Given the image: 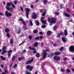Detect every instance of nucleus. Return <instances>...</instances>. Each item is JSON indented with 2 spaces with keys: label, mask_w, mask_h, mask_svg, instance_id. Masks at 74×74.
<instances>
[{
  "label": "nucleus",
  "mask_w": 74,
  "mask_h": 74,
  "mask_svg": "<svg viewBox=\"0 0 74 74\" xmlns=\"http://www.w3.org/2000/svg\"><path fill=\"white\" fill-rule=\"evenodd\" d=\"M36 57L38 58V57H40V55L39 53H37L36 54Z\"/></svg>",
  "instance_id": "nucleus-25"
},
{
  "label": "nucleus",
  "mask_w": 74,
  "mask_h": 74,
  "mask_svg": "<svg viewBox=\"0 0 74 74\" xmlns=\"http://www.w3.org/2000/svg\"><path fill=\"white\" fill-rule=\"evenodd\" d=\"M43 2L44 4H46L47 2V0H43Z\"/></svg>",
  "instance_id": "nucleus-32"
},
{
  "label": "nucleus",
  "mask_w": 74,
  "mask_h": 74,
  "mask_svg": "<svg viewBox=\"0 0 74 74\" xmlns=\"http://www.w3.org/2000/svg\"><path fill=\"white\" fill-rule=\"evenodd\" d=\"M62 41L64 42H66V40L65 39V38H64V37L62 38Z\"/></svg>",
  "instance_id": "nucleus-31"
},
{
  "label": "nucleus",
  "mask_w": 74,
  "mask_h": 74,
  "mask_svg": "<svg viewBox=\"0 0 74 74\" xmlns=\"http://www.w3.org/2000/svg\"><path fill=\"white\" fill-rule=\"evenodd\" d=\"M0 15H4V14L0 12Z\"/></svg>",
  "instance_id": "nucleus-55"
},
{
  "label": "nucleus",
  "mask_w": 74,
  "mask_h": 74,
  "mask_svg": "<svg viewBox=\"0 0 74 74\" xmlns=\"http://www.w3.org/2000/svg\"><path fill=\"white\" fill-rule=\"evenodd\" d=\"M7 36L8 38H9L10 36L9 34L8 33L7 34Z\"/></svg>",
  "instance_id": "nucleus-41"
},
{
  "label": "nucleus",
  "mask_w": 74,
  "mask_h": 74,
  "mask_svg": "<svg viewBox=\"0 0 74 74\" xmlns=\"http://www.w3.org/2000/svg\"><path fill=\"white\" fill-rule=\"evenodd\" d=\"M37 15L35 12H33L32 14V17L33 19H36L37 18Z\"/></svg>",
  "instance_id": "nucleus-8"
},
{
  "label": "nucleus",
  "mask_w": 74,
  "mask_h": 74,
  "mask_svg": "<svg viewBox=\"0 0 74 74\" xmlns=\"http://www.w3.org/2000/svg\"><path fill=\"white\" fill-rule=\"evenodd\" d=\"M64 69H61V71H64Z\"/></svg>",
  "instance_id": "nucleus-63"
},
{
  "label": "nucleus",
  "mask_w": 74,
  "mask_h": 74,
  "mask_svg": "<svg viewBox=\"0 0 74 74\" xmlns=\"http://www.w3.org/2000/svg\"><path fill=\"white\" fill-rule=\"evenodd\" d=\"M5 14L6 16L8 17H9V16H11L12 15V14L10 12L8 13V11H6L5 12Z\"/></svg>",
  "instance_id": "nucleus-6"
},
{
  "label": "nucleus",
  "mask_w": 74,
  "mask_h": 74,
  "mask_svg": "<svg viewBox=\"0 0 74 74\" xmlns=\"http://www.w3.org/2000/svg\"><path fill=\"white\" fill-rule=\"evenodd\" d=\"M21 28L19 27L18 28V29L16 30L17 33L18 34H19L21 32Z\"/></svg>",
  "instance_id": "nucleus-15"
},
{
  "label": "nucleus",
  "mask_w": 74,
  "mask_h": 74,
  "mask_svg": "<svg viewBox=\"0 0 74 74\" xmlns=\"http://www.w3.org/2000/svg\"><path fill=\"white\" fill-rule=\"evenodd\" d=\"M11 4L12 5V6L13 7V8H14V9L15 8V5H14V4H13L12 3H11Z\"/></svg>",
  "instance_id": "nucleus-29"
},
{
  "label": "nucleus",
  "mask_w": 74,
  "mask_h": 74,
  "mask_svg": "<svg viewBox=\"0 0 74 74\" xmlns=\"http://www.w3.org/2000/svg\"><path fill=\"white\" fill-rule=\"evenodd\" d=\"M63 49V47H61V48L60 49L59 51H62V50Z\"/></svg>",
  "instance_id": "nucleus-40"
},
{
  "label": "nucleus",
  "mask_w": 74,
  "mask_h": 74,
  "mask_svg": "<svg viewBox=\"0 0 74 74\" xmlns=\"http://www.w3.org/2000/svg\"><path fill=\"white\" fill-rule=\"evenodd\" d=\"M40 38L39 36H38L37 37H36L35 38V40H37V39H39Z\"/></svg>",
  "instance_id": "nucleus-37"
},
{
  "label": "nucleus",
  "mask_w": 74,
  "mask_h": 74,
  "mask_svg": "<svg viewBox=\"0 0 74 74\" xmlns=\"http://www.w3.org/2000/svg\"><path fill=\"white\" fill-rule=\"evenodd\" d=\"M45 18V17H42L41 19V21L45 25L46 24V22L44 21Z\"/></svg>",
  "instance_id": "nucleus-10"
},
{
  "label": "nucleus",
  "mask_w": 74,
  "mask_h": 74,
  "mask_svg": "<svg viewBox=\"0 0 74 74\" xmlns=\"http://www.w3.org/2000/svg\"><path fill=\"white\" fill-rule=\"evenodd\" d=\"M4 65H1V67L2 68H4Z\"/></svg>",
  "instance_id": "nucleus-56"
},
{
  "label": "nucleus",
  "mask_w": 74,
  "mask_h": 74,
  "mask_svg": "<svg viewBox=\"0 0 74 74\" xmlns=\"http://www.w3.org/2000/svg\"><path fill=\"white\" fill-rule=\"evenodd\" d=\"M13 40L12 39L10 40V43L12 44L13 43Z\"/></svg>",
  "instance_id": "nucleus-38"
},
{
  "label": "nucleus",
  "mask_w": 74,
  "mask_h": 74,
  "mask_svg": "<svg viewBox=\"0 0 74 74\" xmlns=\"http://www.w3.org/2000/svg\"><path fill=\"white\" fill-rule=\"evenodd\" d=\"M67 71L68 73H70V69H67Z\"/></svg>",
  "instance_id": "nucleus-51"
},
{
  "label": "nucleus",
  "mask_w": 74,
  "mask_h": 74,
  "mask_svg": "<svg viewBox=\"0 0 74 74\" xmlns=\"http://www.w3.org/2000/svg\"><path fill=\"white\" fill-rule=\"evenodd\" d=\"M54 60L56 61H59L60 60V58L59 57L57 56H54L53 58Z\"/></svg>",
  "instance_id": "nucleus-12"
},
{
  "label": "nucleus",
  "mask_w": 74,
  "mask_h": 74,
  "mask_svg": "<svg viewBox=\"0 0 74 74\" xmlns=\"http://www.w3.org/2000/svg\"><path fill=\"white\" fill-rule=\"evenodd\" d=\"M5 31L6 32H7V33H8V32H9L10 30L8 28H5Z\"/></svg>",
  "instance_id": "nucleus-18"
},
{
  "label": "nucleus",
  "mask_w": 74,
  "mask_h": 74,
  "mask_svg": "<svg viewBox=\"0 0 74 74\" xmlns=\"http://www.w3.org/2000/svg\"><path fill=\"white\" fill-rule=\"evenodd\" d=\"M66 11L68 12H70V11H71L70 10H69V8H67V9H66Z\"/></svg>",
  "instance_id": "nucleus-43"
},
{
  "label": "nucleus",
  "mask_w": 74,
  "mask_h": 74,
  "mask_svg": "<svg viewBox=\"0 0 74 74\" xmlns=\"http://www.w3.org/2000/svg\"><path fill=\"white\" fill-rule=\"evenodd\" d=\"M73 71V72H74V68H72V69H71Z\"/></svg>",
  "instance_id": "nucleus-62"
},
{
  "label": "nucleus",
  "mask_w": 74,
  "mask_h": 74,
  "mask_svg": "<svg viewBox=\"0 0 74 74\" xmlns=\"http://www.w3.org/2000/svg\"><path fill=\"white\" fill-rule=\"evenodd\" d=\"M17 1L16 0H15L14 1V3L15 4H17Z\"/></svg>",
  "instance_id": "nucleus-42"
},
{
  "label": "nucleus",
  "mask_w": 74,
  "mask_h": 74,
  "mask_svg": "<svg viewBox=\"0 0 74 74\" xmlns=\"http://www.w3.org/2000/svg\"><path fill=\"white\" fill-rule=\"evenodd\" d=\"M64 34L65 35V36H67V29H65L64 31Z\"/></svg>",
  "instance_id": "nucleus-19"
},
{
  "label": "nucleus",
  "mask_w": 74,
  "mask_h": 74,
  "mask_svg": "<svg viewBox=\"0 0 74 74\" xmlns=\"http://www.w3.org/2000/svg\"><path fill=\"white\" fill-rule=\"evenodd\" d=\"M61 54L60 52H55L54 53V55L55 56H57L58 55H59Z\"/></svg>",
  "instance_id": "nucleus-17"
},
{
  "label": "nucleus",
  "mask_w": 74,
  "mask_h": 74,
  "mask_svg": "<svg viewBox=\"0 0 74 74\" xmlns=\"http://www.w3.org/2000/svg\"><path fill=\"white\" fill-rule=\"evenodd\" d=\"M36 24L37 26L39 25V22L38 21H36Z\"/></svg>",
  "instance_id": "nucleus-33"
},
{
  "label": "nucleus",
  "mask_w": 74,
  "mask_h": 74,
  "mask_svg": "<svg viewBox=\"0 0 74 74\" xmlns=\"http://www.w3.org/2000/svg\"><path fill=\"white\" fill-rule=\"evenodd\" d=\"M51 31H47V34L48 35H51Z\"/></svg>",
  "instance_id": "nucleus-27"
},
{
  "label": "nucleus",
  "mask_w": 74,
  "mask_h": 74,
  "mask_svg": "<svg viewBox=\"0 0 74 74\" xmlns=\"http://www.w3.org/2000/svg\"><path fill=\"white\" fill-rule=\"evenodd\" d=\"M46 13V12H45H45H44L42 14V16H45V14Z\"/></svg>",
  "instance_id": "nucleus-35"
},
{
  "label": "nucleus",
  "mask_w": 74,
  "mask_h": 74,
  "mask_svg": "<svg viewBox=\"0 0 74 74\" xmlns=\"http://www.w3.org/2000/svg\"><path fill=\"white\" fill-rule=\"evenodd\" d=\"M49 51V50L47 49L46 50H44L43 51V52L42 54V56L43 58H45L46 57L47 54V53L46 51Z\"/></svg>",
  "instance_id": "nucleus-2"
},
{
  "label": "nucleus",
  "mask_w": 74,
  "mask_h": 74,
  "mask_svg": "<svg viewBox=\"0 0 74 74\" xmlns=\"http://www.w3.org/2000/svg\"><path fill=\"white\" fill-rule=\"evenodd\" d=\"M24 58V57H20V58H19L18 59V60L19 61H21L22 59H23Z\"/></svg>",
  "instance_id": "nucleus-26"
},
{
  "label": "nucleus",
  "mask_w": 74,
  "mask_h": 74,
  "mask_svg": "<svg viewBox=\"0 0 74 74\" xmlns=\"http://www.w3.org/2000/svg\"><path fill=\"white\" fill-rule=\"evenodd\" d=\"M40 39H43V37L42 36H40Z\"/></svg>",
  "instance_id": "nucleus-53"
},
{
  "label": "nucleus",
  "mask_w": 74,
  "mask_h": 74,
  "mask_svg": "<svg viewBox=\"0 0 74 74\" xmlns=\"http://www.w3.org/2000/svg\"><path fill=\"white\" fill-rule=\"evenodd\" d=\"M55 14L56 15H58L59 14V12H55Z\"/></svg>",
  "instance_id": "nucleus-45"
},
{
  "label": "nucleus",
  "mask_w": 74,
  "mask_h": 74,
  "mask_svg": "<svg viewBox=\"0 0 74 74\" xmlns=\"http://www.w3.org/2000/svg\"><path fill=\"white\" fill-rule=\"evenodd\" d=\"M0 58L2 60H3V61H4L5 60L6 58H5V57H3V56H1Z\"/></svg>",
  "instance_id": "nucleus-23"
},
{
  "label": "nucleus",
  "mask_w": 74,
  "mask_h": 74,
  "mask_svg": "<svg viewBox=\"0 0 74 74\" xmlns=\"http://www.w3.org/2000/svg\"><path fill=\"white\" fill-rule=\"evenodd\" d=\"M17 65L16 64H15V65H14V66H13V68H16V66H17Z\"/></svg>",
  "instance_id": "nucleus-54"
},
{
  "label": "nucleus",
  "mask_w": 74,
  "mask_h": 74,
  "mask_svg": "<svg viewBox=\"0 0 74 74\" xmlns=\"http://www.w3.org/2000/svg\"><path fill=\"white\" fill-rule=\"evenodd\" d=\"M34 60V59H33V58H32V59H31V60L27 61V62H25V64H30V63L32 62V61H33Z\"/></svg>",
  "instance_id": "nucleus-11"
},
{
  "label": "nucleus",
  "mask_w": 74,
  "mask_h": 74,
  "mask_svg": "<svg viewBox=\"0 0 74 74\" xmlns=\"http://www.w3.org/2000/svg\"><path fill=\"white\" fill-rule=\"evenodd\" d=\"M42 28H45V27H46V26L44 25H42Z\"/></svg>",
  "instance_id": "nucleus-47"
},
{
  "label": "nucleus",
  "mask_w": 74,
  "mask_h": 74,
  "mask_svg": "<svg viewBox=\"0 0 74 74\" xmlns=\"http://www.w3.org/2000/svg\"><path fill=\"white\" fill-rule=\"evenodd\" d=\"M25 10H26V13L27 18H28V15H29V12L30 11V10L29 8H25Z\"/></svg>",
  "instance_id": "nucleus-5"
},
{
  "label": "nucleus",
  "mask_w": 74,
  "mask_h": 74,
  "mask_svg": "<svg viewBox=\"0 0 74 74\" xmlns=\"http://www.w3.org/2000/svg\"><path fill=\"white\" fill-rule=\"evenodd\" d=\"M26 52V50H24L23 51V53H25Z\"/></svg>",
  "instance_id": "nucleus-46"
},
{
  "label": "nucleus",
  "mask_w": 74,
  "mask_h": 74,
  "mask_svg": "<svg viewBox=\"0 0 74 74\" xmlns=\"http://www.w3.org/2000/svg\"><path fill=\"white\" fill-rule=\"evenodd\" d=\"M40 35H43V34L42 32H40Z\"/></svg>",
  "instance_id": "nucleus-60"
},
{
  "label": "nucleus",
  "mask_w": 74,
  "mask_h": 74,
  "mask_svg": "<svg viewBox=\"0 0 74 74\" xmlns=\"http://www.w3.org/2000/svg\"><path fill=\"white\" fill-rule=\"evenodd\" d=\"M26 68L27 69H28L30 71H32V69H33V66H30L28 65L27 66Z\"/></svg>",
  "instance_id": "nucleus-13"
},
{
  "label": "nucleus",
  "mask_w": 74,
  "mask_h": 74,
  "mask_svg": "<svg viewBox=\"0 0 74 74\" xmlns=\"http://www.w3.org/2000/svg\"><path fill=\"white\" fill-rule=\"evenodd\" d=\"M54 55V54L53 53H52L51 54V56H53Z\"/></svg>",
  "instance_id": "nucleus-61"
},
{
  "label": "nucleus",
  "mask_w": 74,
  "mask_h": 74,
  "mask_svg": "<svg viewBox=\"0 0 74 74\" xmlns=\"http://www.w3.org/2000/svg\"><path fill=\"white\" fill-rule=\"evenodd\" d=\"M63 32H60V33H59V34H58V35H57V37H59V36H60V35H63Z\"/></svg>",
  "instance_id": "nucleus-20"
},
{
  "label": "nucleus",
  "mask_w": 74,
  "mask_h": 74,
  "mask_svg": "<svg viewBox=\"0 0 74 74\" xmlns=\"http://www.w3.org/2000/svg\"><path fill=\"white\" fill-rule=\"evenodd\" d=\"M48 22H50V26H51L53 25V23H55L56 22V18H52L51 19L50 18H48Z\"/></svg>",
  "instance_id": "nucleus-1"
},
{
  "label": "nucleus",
  "mask_w": 74,
  "mask_h": 74,
  "mask_svg": "<svg viewBox=\"0 0 74 74\" xmlns=\"http://www.w3.org/2000/svg\"><path fill=\"white\" fill-rule=\"evenodd\" d=\"M9 11L10 12L13 11V8L12 7H10Z\"/></svg>",
  "instance_id": "nucleus-30"
},
{
  "label": "nucleus",
  "mask_w": 74,
  "mask_h": 74,
  "mask_svg": "<svg viewBox=\"0 0 74 74\" xmlns=\"http://www.w3.org/2000/svg\"><path fill=\"white\" fill-rule=\"evenodd\" d=\"M21 10L22 11V12H23V7H21Z\"/></svg>",
  "instance_id": "nucleus-48"
},
{
  "label": "nucleus",
  "mask_w": 74,
  "mask_h": 74,
  "mask_svg": "<svg viewBox=\"0 0 74 74\" xmlns=\"http://www.w3.org/2000/svg\"><path fill=\"white\" fill-rule=\"evenodd\" d=\"M6 49V47H5V46H4L3 47V51L1 53V54H5V53H7V51L6 50H5V49Z\"/></svg>",
  "instance_id": "nucleus-4"
},
{
  "label": "nucleus",
  "mask_w": 74,
  "mask_h": 74,
  "mask_svg": "<svg viewBox=\"0 0 74 74\" xmlns=\"http://www.w3.org/2000/svg\"><path fill=\"white\" fill-rule=\"evenodd\" d=\"M15 57H16V56H14L12 57V61H15Z\"/></svg>",
  "instance_id": "nucleus-28"
},
{
  "label": "nucleus",
  "mask_w": 74,
  "mask_h": 74,
  "mask_svg": "<svg viewBox=\"0 0 74 74\" xmlns=\"http://www.w3.org/2000/svg\"><path fill=\"white\" fill-rule=\"evenodd\" d=\"M38 32V31L37 30H34V33H35V34H36Z\"/></svg>",
  "instance_id": "nucleus-36"
},
{
  "label": "nucleus",
  "mask_w": 74,
  "mask_h": 74,
  "mask_svg": "<svg viewBox=\"0 0 74 74\" xmlns=\"http://www.w3.org/2000/svg\"><path fill=\"white\" fill-rule=\"evenodd\" d=\"M26 73L27 74H32L30 72H27V71H26Z\"/></svg>",
  "instance_id": "nucleus-44"
},
{
  "label": "nucleus",
  "mask_w": 74,
  "mask_h": 74,
  "mask_svg": "<svg viewBox=\"0 0 74 74\" xmlns=\"http://www.w3.org/2000/svg\"><path fill=\"white\" fill-rule=\"evenodd\" d=\"M72 34L73 35V36H74V31L73 32Z\"/></svg>",
  "instance_id": "nucleus-64"
},
{
  "label": "nucleus",
  "mask_w": 74,
  "mask_h": 74,
  "mask_svg": "<svg viewBox=\"0 0 74 74\" xmlns=\"http://www.w3.org/2000/svg\"><path fill=\"white\" fill-rule=\"evenodd\" d=\"M38 44V42H35V43L34 45V47H37Z\"/></svg>",
  "instance_id": "nucleus-22"
},
{
  "label": "nucleus",
  "mask_w": 74,
  "mask_h": 74,
  "mask_svg": "<svg viewBox=\"0 0 74 74\" xmlns=\"http://www.w3.org/2000/svg\"><path fill=\"white\" fill-rule=\"evenodd\" d=\"M12 50H10L8 52V58H10V56H11V54L12 53Z\"/></svg>",
  "instance_id": "nucleus-14"
},
{
  "label": "nucleus",
  "mask_w": 74,
  "mask_h": 74,
  "mask_svg": "<svg viewBox=\"0 0 74 74\" xmlns=\"http://www.w3.org/2000/svg\"><path fill=\"white\" fill-rule=\"evenodd\" d=\"M5 73H8V71L7 69H6V70H5Z\"/></svg>",
  "instance_id": "nucleus-57"
},
{
  "label": "nucleus",
  "mask_w": 74,
  "mask_h": 74,
  "mask_svg": "<svg viewBox=\"0 0 74 74\" xmlns=\"http://www.w3.org/2000/svg\"><path fill=\"white\" fill-rule=\"evenodd\" d=\"M53 29L54 30H56L57 29V27L56 26H54V27H53Z\"/></svg>",
  "instance_id": "nucleus-34"
},
{
  "label": "nucleus",
  "mask_w": 74,
  "mask_h": 74,
  "mask_svg": "<svg viewBox=\"0 0 74 74\" xmlns=\"http://www.w3.org/2000/svg\"><path fill=\"white\" fill-rule=\"evenodd\" d=\"M69 49L71 50V51H74V46H72L70 47L69 48Z\"/></svg>",
  "instance_id": "nucleus-16"
},
{
  "label": "nucleus",
  "mask_w": 74,
  "mask_h": 74,
  "mask_svg": "<svg viewBox=\"0 0 74 74\" xmlns=\"http://www.w3.org/2000/svg\"><path fill=\"white\" fill-rule=\"evenodd\" d=\"M30 7L32 9H33L34 8V6L33 5H31L30 6Z\"/></svg>",
  "instance_id": "nucleus-49"
},
{
  "label": "nucleus",
  "mask_w": 74,
  "mask_h": 74,
  "mask_svg": "<svg viewBox=\"0 0 74 74\" xmlns=\"http://www.w3.org/2000/svg\"><path fill=\"white\" fill-rule=\"evenodd\" d=\"M18 21H21L22 22V23H23V24L25 25V26L26 25V22H25L22 18L19 19V20Z\"/></svg>",
  "instance_id": "nucleus-9"
},
{
  "label": "nucleus",
  "mask_w": 74,
  "mask_h": 74,
  "mask_svg": "<svg viewBox=\"0 0 74 74\" xmlns=\"http://www.w3.org/2000/svg\"><path fill=\"white\" fill-rule=\"evenodd\" d=\"M29 23L30 26H33V24L32 23V21H31V20H29Z\"/></svg>",
  "instance_id": "nucleus-21"
},
{
  "label": "nucleus",
  "mask_w": 74,
  "mask_h": 74,
  "mask_svg": "<svg viewBox=\"0 0 74 74\" xmlns=\"http://www.w3.org/2000/svg\"><path fill=\"white\" fill-rule=\"evenodd\" d=\"M25 43V42H22V43H21L20 44H19V46H21V45H22V44H23V43Z\"/></svg>",
  "instance_id": "nucleus-50"
},
{
  "label": "nucleus",
  "mask_w": 74,
  "mask_h": 74,
  "mask_svg": "<svg viewBox=\"0 0 74 74\" xmlns=\"http://www.w3.org/2000/svg\"><path fill=\"white\" fill-rule=\"evenodd\" d=\"M7 66H5V70H7Z\"/></svg>",
  "instance_id": "nucleus-59"
},
{
  "label": "nucleus",
  "mask_w": 74,
  "mask_h": 74,
  "mask_svg": "<svg viewBox=\"0 0 74 74\" xmlns=\"http://www.w3.org/2000/svg\"><path fill=\"white\" fill-rule=\"evenodd\" d=\"M64 14L65 15V16H67V17H70V16L69 14H66V13H65Z\"/></svg>",
  "instance_id": "nucleus-24"
},
{
  "label": "nucleus",
  "mask_w": 74,
  "mask_h": 74,
  "mask_svg": "<svg viewBox=\"0 0 74 74\" xmlns=\"http://www.w3.org/2000/svg\"><path fill=\"white\" fill-rule=\"evenodd\" d=\"M66 59H67L66 57H65V58H64V61H66Z\"/></svg>",
  "instance_id": "nucleus-58"
},
{
  "label": "nucleus",
  "mask_w": 74,
  "mask_h": 74,
  "mask_svg": "<svg viewBox=\"0 0 74 74\" xmlns=\"http://www.w3.org/2000/svg\"><path fill=\"white\" fill-rule=\"evenodd\" d=\"M29 39H32V36H31V35H30L29 36Z\"/></svg>",
  "instance_id": "nucleus-39"
},
{
  "label": "nucleus",
  "mask_w": 74,
  "mask_h": 74,
  "mask_svg": "<svg viewBox=\"0 0 74 74\" xmlns=\"http://www.w3.org/2000/svg\"><path fill=\"white\" fill-rule=\"evenodd\" d=\"M63 4H60V7H61V8H62V7H63Z\"/></svg>",
  "instance_id": "nucleus-52"
},
{
  "label": "nucleus",
  "mask_w": 74,
  "mask_h": 74,
  "mask_svg": "<svg viewBox=\"0 0 74 74\" xmlns=\"http://www.w3.org/2000/svg\"><path fill=\"white\" fill-rule=\"evenodd\" d=\"M29 49H30V50H34V51L33 52V53H37V51H35L36 49H35V48H34V47H31V46H29Z\"/></svg>",
  "instance_id": "nucleus-7"
},
{
  "label": "nucleus",
  "mask_w": 74,
  "mask_h": 74,
  "mask_svg": "<svg viewBox=\"0 0 74 74\" xmlns=\"http://www.w3.org/2000/svg\"><path fill=\"white\" fill-rule=\"evenodd\" d=\"M11 3H8L7 4L6 6L5 7L6 10L8 11H9L10 7L11 6Z\"/></svg>",
  "instance_id": "nucleus-3"
}]
</instances>
